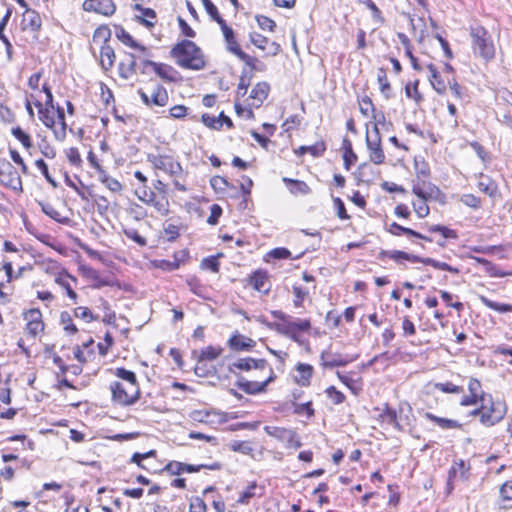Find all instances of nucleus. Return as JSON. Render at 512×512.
Returning <instances> with one entry per match:
<instances>
[{
    "label": "nucleus",
    "mask_w": 512,
    "mask_h": 512,
    "mask_svg": "<svg viewBox=\"0 0 512 512\" xmlns=\"http://www.w3.org/2000/svg\"><path fill=\"white\" fill-rule=\"evenodd\" d=\"M250 41L253 45L261 50H268L271 55H276L280 51V46L275 42H270L263 35L253 32L250 34Z\"/></svg>",
    "instance_id": "nucleus-17"
},
{
    "label": "nucleus",
    "mask_w": 512,
    "mask_h": 512,
    "mask_svg": "<svg viewBox=\"0 0 512 512\" xmlns=\"http://www.w3.org/2000/svg\"><path fill=\"white\" fill-rule=\"evenodd\" d=\"M0 181L15 190L21 187V179L18 172L6 159H0Z\"/></svg>",
    "instance_id": "nucleus-11"
},
{
    "label": "nucleus",
    "mask_w": 512,
    "mask_h": 512,
    "mask_svg": "<svg viewBox=\"0 0 512 512\" xmlns=\"http://www.w3.org/2000/svg\"><path fill=\"white\" fill-rule=\"evenodd\" d=\"M292 292L294 295L293 304L296 308L303 306V301L308 296L309 292L306 288H303L298 285H293Z\"/></svg>",
    "instance_id": "nucleus-42"
},
{
    "label": "nucleus",
    "mask_w": 512,
    "mask_h": 512,
    "mask_svg": "<svg viewBox=\"0 0 512 512\" xmlns=\"http://www.w3.org/2000/svg\"><path fill=\"white\" fill-rule=\"evenodd\" d=\"M325 151V147L323 144L321 145H312V146H301L296 151L297 154L303 155L305 153H310L311 155L317 157L320 156Z\"/></svg>",
    "instance_id": "nucleus-49"
},
{
    "label": "nucleus",
    "mask_w": 512,
    "mask_h": 512,
    "mask_svg": "<svg viewBox=\"0 0 512 512\" xmlns=\"http://www.w3.org/2000/svg\"><path fill=\"white\" fill-rule=\"evenodd\" d=\"M215 417H218V421H223V417L214 411L202 409V410H194L190 413V418L199 423H214L216 420Z\"/></svg>",
    "instance_id": "nucleus-26"
},
{
    "label": "nucleus",
    "mask_w": 512,
    "mask_h": 512,
    "mask_svg": "<svg viewBox=\"0 0 512 512\" xmlns=\"http://www.w3.org/2000/svg\"><path fill=\"white\" fill-rule=\"evenodd\" d=\"M21 24L23 30L37 32L41 28L42 21L40 15L36 11L27 9V11L23 13Z\"/></svg>",
    "instance_id": "nucleus-18"
},
{
    "label": "nucleus",
    "mask_w": 512,
    "mask_h": 512,
    "mask_svg": "<svg viewBox=\"0 0 512 512\" xmlns=\"http://www.w3.org/2000/svg\"><path fill=\"white\" fill-rule=\"evenodd\" d=\"M471 45L475 55L489 61L495 56V46L492 36L482 26H473L470 29Z\"/></svg>",
    "instance_id": "nucleus-2"
},
{
    "label": "nucleus",
    "mask_w": 512,
    "mask_h": 512,
    "mask_svg": "<svg viewBox=\"0 0 512 512\" xmlns=\"http://www.w3.org/2000/svg\"><path fill=\"white\" fill-rule=\"evenodd\" d=\"M142 101L147 106H158L163 107L168 103L167 90L161 85H154L149 91L140 89L138 91Z\"/></svg>",
    "instance_id": "nucleus-10"
},
{
    "label": "nucleus",
    "mask_w": 512,
    "mask_h": 512,
    "mask_svg": "<svg viewBox=\"0 0 512 512\" xmlns=\"http://www.w3.org/2000/svg\"><path fill=\"white\" fill-rule=\"evenodd\" d=\"M34 105L38 108V114H39L40 121L47 128H50L54 132V128L57 127L54 110L43 109V104L41 103V101L39 99H35Z\"/></svg>",
    "instance_id": "nucleus-22"
},
{
    "label": "nucleus",
    "mask_w": 512,
    "mask_h": 512,
    "mask_svg": "<svg viewBox=\"0 0 512 512\" xmlns=\"http://www.w3.org/2000/svg\"><path fill=\"white\" fill-rule=\"evenodd\" d=\"M223 352L221 347L208 346L202 349L200 352L194 351L193 355H197L199 357L200 363L205 361H212L219 357Z\"/></svg>",
    "instance_id": "nucleus-35"
},
{
    "label": "nucleus",
    "mask_w": 512,
    "mask_h": 512,
    "mask_svg": "<svg viewBox=\"0 0 512 512\" xmlns=\"http://www.w3.org/2000/svg\"><path fill=\"white\" fill-rule=\"evenodd\" d=\"M12 134L17 140H19L22 143V145L26 149H29L32 147V142H31L30 136L27 133H25L20 127L13 128Z\"/></svg>",
    "instance_id": "nucleus-48"
},
{
    "label": "nucleus",
    "mask_w": 512,
    "mask_h": 512,
    "mask_svg": "<svg viewBox=\"0 0 512 512\" xmlns=\"http://www.w3.org/2000/svg\"><path fill=\"white\" fill-rule=\"evenodd\" d=\"M114 375L121 380L120 382H123L129 386V392L131 394L134 391L136 392V387H139V385L134 372L127 370L125 368H116Z\"/></svg>",
    "instance_id": "nucleus-24"
},
{
    "label": "nucleus",
    "mask_w": 512,
    "mask_h": 512,
    "mask_svg": "<svg viewBox=\"0 0 512 512\" xmlns=\"http://www.w3.org/2000/svg\"><path fill=\"white\" fill-rule=\"evenodd\" d=\"M124 234L127 238L132 239L137 244L144 246L146 245V239L142 237L137 230L135 229H126L124 230Z\"/></svg>",
    "instance_id": "nucleus-61"
},
{
    "label": "nucleus",
    "mask_w": 512,
    "mask_h": 512,
    "mask_svg": "<svg viewBox=\"0 0 512 512\" xmlns=\"http://www.w3.org/2000/svg\"><path fill=\"white\" fill-rule=\"evenodd\" d=\"M268 377L264 381L243 380L240 382V388L248 394H257L263 392L267 385L273 381L274 373L271 367H268Z\"/></svg>",
    "instance_id": "nucleus-15"
},
{
    "label": "nucleus",
    "mask_w": 512,
    "mask_h": 512,
    "mask_svg": "<svg viewBox=\"0 0 512 512\" xmlns=\"http://www.w3.org/2000/svg\"><path fill=\"white\" fill-rule=\"evenodd\" d=\"M263 494V488L257 486L256 483H252L243 491L237 500L239 504H248L250 499L253 497H261Z\"/></svg>",
    "instance_id": "nucleus-37"
},
{
    "label": "nucleus",
    "mask_w": 512,
    "mask_h": 512,
    "mask_svg": "<svg viewBox=\"0 0 512 512\" xmlns=\"http://www.w3.org/2000/svg\"><path fill=\"white\" fill-rule=\"evenodd\" d=\"M82 7L84 11L105 16L112 15L116 10V5L112 0H85Z\"/></svg>",
    "instance_id": "nucleus-13"
},
{
    "label": "nucleus",
    "mask_w": 512,
    "mask_h": 512,
    "mask_svg": "<svg viewBox=\"0 0 512 512\" xmlns=\"http://www.w3.org/2000/svg\"><path fill=\"white\" fill-rule=\"evenodd\" d=\"M24 320L26 323V329L32 336H37L44 329L42 322V314L39 309L33 308L24 313Z\"/></svg>",
    "instance_id": "nucleus-14"
},
{
    "label": "nucleus",
    "mask_w": 512,
    "mask_h": 512,
    "mask_svg": "<svg viewBox=\"0 0 512 512\" xmlns=\"http://www.w3.org/2000/svg\"><path fill=\"white\" fill-rule=\"evenodd\" d=\"M389 232L393 235H396V236H399L401 234H405V235H409V236H414V237H417V238H420V239H427L425 236H423L422 234L410 229V228H406V227H403L397 223H392L390 225V228H389Z\"/></svg>",
    "instance_id": "nucleus-40"
},
{
    "label": "nucleus",
    "mask_w": 512,
    "mask_h": 512,
    "mask_svg": "<svg viewBox=\"0 0 512 512\" xmlns=\"http://www.w3.org/2000/svg\"><path fill=\"white\" fill-rule=\"evenodd\" d=\"M117 37L118 39L123 42L125 45H128L132 48H138L140 49L141 51H145V47L143 46H140L132 37L129 33H127L125 30L121 29L120 31L117 32Z\"/></svg>",
    "instance_id": "nucleus-47"
},
{
    "label": "nucleus",
    "mask_w": 512,
    "mask_h": 512,
    "mask_svg": "<svg viewBox=\"0 0 512 512\" xmlns=\"http://www.w3.org/2000/svg\"><path fill=\"white\" fill-rule=\"evenodd\" d=\"M233 368L243 370V371H251V370H259L264 371L268 369L267 362L264 359H253V358H241L232 364L231 371Z\"/></svg>",
    "instance_id": "nucleus-16"
},
{
    "label": "nucleus",
    "mask_w": 512,
    "mask_h": 512,
    "mask_svg": "<svg viewBox=\"0 0 512 512\" xmlns=\"http://www.w3.org/2000/svg\"><path fill=\"white\" fill-rule=\"evenodd\" d=\"M435 192H439V190L430 182H425L423 180L422 185H420V183L414 184L413 193L419 199L416 202H413V208L419 218H425L429 215L430 209L427 205V199Z\"/></svg>",
    "instance_id": "nucleus-3"
},
{
    "label": "nucleus",
    "mask_w": 512,
    "mask_h": 512,
    "mask_svg": "<svg viewBox=\"0 0 512 512\" xmlns=\"http://www.w3.org/2000/svg\"><path fill=\"white\" fill-rule=\"evenodd\" d=\"M387 256L395 261H400V260H407V261H411V262L418 261L417 256L410 255L403 251H390L387 253Z\"/></svg>",
    "instance_id": "nucleus-52"
},
{
    "label": "nucleus",
    "mask_w": 512,
    "mask_h": 512,
    "mask_svg": "<svg viewBox=\"0 0 512 512\" xmlns=\"http://www.w3.org/2000/svg\"><path fill=\"white\" fill-rule=\"evenodd\" d=\"M147 159L155 169L161 170L171 177H178L183 174L181 165L170 156L149 154Z\"/></svg>",
    "instance_id": "nucleus-7"
},
{
    "label": "nucleus",
    "mask_w": 512,
    "mask_h": 512,
    "mask_svg": "<svg viewBox=\"0 0 512 512\" xmlns=\"http://www.w3.org/2000/svg\"><path fill=\"white\" fill-rule=\"evenodd\" d=\"M228 344L235 351H243L253 347L254 341L243 335H234L229 339Z\"/></svg>",
    "instance_id": "nucleus-30"
},
{
    "label": "nucleus",
    "mask_w": 512,
    "mask_h": 512,
    "mask_svg": "<svg viewBox=\"0 0 512 512\" xmlns=\"http://www.w3.org/2000/svg\"><path fill=\"white\" fill-rule=\"evenodd\" d=\"M134 10L138 12L135 15L136 20L148 28L154 27L156 23V13L153 9L144 8L140 4H136Z\"/></svg>",
    "instance_id": "nucleus-21"
},
{
    "label": "nucleus",
    "mask_w": 512,
    "mask_h": 512,
    "mask_svg": "<svg viewBox=\"0 0 512 512\" xmlns=\"http://www.w3.org/2000/svg\"><path fill=\"white\" fill-rule=\"evenodd\" d=\"M320 359L323 367L325 368L345 366L352 361V359L343 358L340 354H336L331 351H323Z\"/></svg>",
    "instance_id": "nucleus-20"
},
{
    "label": "nucleus",
    "mask_w": 512,
    "mask_h": 512,
    "mask_svg": "<svg viewBox=\"0 0 512 512\" xmlns=\"http://www.w3.org/2000/svg\"><path fill=\"white\" fill-rule=\"evenodd\" d=\"M366 146L369 151V160L380 165L385 161V154L381 146L380 132L377 124H373L372 129L367 128L366 132Z\"/></svg>",
    "instance_id": "nucleus-4"
},
{
    "label": "nucleus",
    "mask_w": 512,
    "mask_h": 512,
    "mask_svg": "<svg viewBox=\"0 0 512 512\" xmlns=\"http://www.w3.org/2000/svg\"><path fill=\"white\" fill-rule=\"evenodd\" d=\"M506 414L505 405L501 402H491L489 406L482 402L480 422L485 426H493L500 422Z\"/></svg>",
    "instance_id": "nucleus-8"
},
{
    "label": "nucleus",
    "mask_w": 512,
    "mask_h": 512,
    "mask_svg": "<svg viewBox=\"0 0 512 512\" xmlns=\"http://www.w3.org/2000/svg\"><path fill=\"white\" fill-rule=\"evenodd\" d=\"M264 431L269 436L284 442L289 448H299L301 446V442L298 439L296 432L291 429L266 425L264 427Z\"/></svg>",
    "instance_id": "nucleus-9"
},
{
    "label": "nucleus",
    "mask_w": 512,
    "mask_h": 512,
    "mask_svg": "<svg viewBox=\"0 0 512 512\" xmlns=\"http://www.w3.org/2000/svg\"><path fill=\"white\" fill-rule=\"evenodd\" d=\"M201 1L207 14L211 17L212 20L216 21L218 24L224 22V19L220 16L217 7L212 3L211 0Z\"/></svg>",
    "instance_id": "nucleus-45"
},
{
    "label": "nucleus",
    "mask_w": 512,
    "mask_h": 512,
    "mask_svg": "<svg viewBox=\"0 0 512 512\" xmlns=\"http://www.w3.org/2000/svg\"><path fill=\"white\" fill-rule=\"evenodd\" d=\"M60 321H61L64 331L67 334L73 335L78 331L77 327L73 323L71 315L68 312L61 313Z\"/></svg>",
    "instance_id": "nucleus-44"
},
{
    "label": "nucleus",
    "mask_w": 512,
    "mask_h": 512,
    "mask_svg": "<svg viewBox=\"0 0 512 512\" xmlns=\"http://www.w3.org/2000/svg\"><path fill=\"white\" fill-rule=\"evenodd\" d=\"M202 122L209 128L220 129L223 126V122L218 117L209 114L202 115Z\"/></svg>",
    "instance_id": "nucleus-53"
},
{
    "label": "nucleus",
    "mask_w": 512,
    "mask_h": 512,
    "mask_svg": "<svg viewBox=\"0 0 512 512\" xmlns=\"http://www.w3.org/2000/svg\"><path fill=\"white\" fill-rule=\"evenodd\" d=\"M35 166L41 171L42 175L45 179L55 188L57 187V182L54 178L51 177L48 171V166L42 159H38L35 161Z\"/></svg>",
    "instance_id": "nucleus-54"
},
{
    "label": "nucleus",
    "mask_w": 512,
    "mask_h": 512,
    "mask_svg": "<svg viewBox=\"0 0 512 512\" xmlns=\"http://www.w3.org/2000/svg\"><path fill=\"white\" fill-rule=\"evenodd\" d=\"M415 172H416V182L415 184H418L420 183V185H422L423 183V180L425 182H428L427 181V178L429 176V167L427 165V163H425L424 161H415Z\"/></svg>",
    "instance_id": "nucleus-41"
},
{
    "label": "nucleus",
    "mask_w": 512,
    "mask_h": 512,
    "mask_svg": "<svg viewBox=\"0 0 512 512\" xmlns=\"http://www.w3.org/2000/svg\"><path fill=\"white\" fill-rule=\"evenodd\" d=\"M148 70H152L155 72L159 77L165 80H172L173 77L171 76V72L173 71L172 67L162 64V63H156L153 61H143V70L142 72L145 73Z\"/></svg>",
    "instance_id": "nucleus-19"
},
{
    "label": "nucleus",
    "mask_w": 512,
    "mask_h": 512,
    "mask_svg": "<svg viewBox=\"0 0 512 512\" xmlns=\"http://www.w3.org/2000/svg\"><path fill=\"white\" fill-rule=\"evenodd\" d=\"M256 20L259 27L263 30L272 31L275 27V22L266 16H257Z\"/></svg>",
    "instance_id": "nucleus-63"
},
{
    "label": "nucleus",
    "mask_w": 512,
    "mask_h": 512,
    "mask_svg": "<svg viewBox=\"0 0 512 512\" xmlns=\"http://www.w3.org/2000/svg\"><path fill=\"white\" fill-rule=\"evenodd\" d=\"M219 25L221 26V30L223 32V36H224L226 44H227V49L231 53L236 55L240 60H242L246 64L250 65L251 57L240 49V47L234 37L233 30L227 26L225 21Z\"/></svg>",
    "instance_id": "nucleus-12"
},
{
    "label": "nucleus",
    "mask_w": 512,
    "mask_h": 512,
    "mask_svg": "<svg viewBox=\"0 0 512 512\" xmlns=\"http://www.w3.org/2000/svg\"><path fill=\"white\" fill-rule=\"evenodd\" d=\"M183 463L178 461H171L165 466V470L172 475H180L184 473Z\"/></svg>",
    "instance_id": "nucleus-62"
},
{
    "label": "nucleus",
    "mask_w": 512,
    "mask_h": 512,
    "mask_svg": "<svg viewBox=\"0 0 512 512\" xmlns=\"http://www.w3.org/2000/svg\"><path fill=\"white\" fill-rule=\"evenodd\" d=\"M149 205H152L162 216H166L169 212V203L165 199L156 200L154 196L153 201H151Z\"/></svg>",
    "instance_id": "nucleus-56"
},
{
    "label": "nucleus",
    "mask_w": 512,
    "mask_h": 512,
    "mask_svg": "<svg viewBox=\"0 0 512 512\" xmlns=\"http://www.w3.org/2000/svg\"><path fill=\"white\" fill-rule=\"evenodd\" d=\"M110 391L112 393V400L119 405L129 406L134 404L140 396V389L136 387L135 391L131 394L129 386L120 381H114L110 384Z\"/></svg>",
    "instance_id": "nucleus-5"
},
{
    "label": "nucleus",
    "mask_w": 512,
    "mask_h": 512,
    "mask_svg": "<svg viewBox=\"0 0 512 512\" xmlns=\"http://www.w3.org/2000/svg\"><path fill=\"white\" fill-rule=\"evenodd\" d=\"M70 281L76 282V278L69 274L59 275L58 277L55 278V282L61 288L64 289L66 295L75 304L77 302L78 296H77V293L73 290Z\"/></svg>",
    "instance_id": "nucleus-25"
},
{
    "label": "nucleus",
    "mask_w": 512,
    "mask_h": 512,
    "mask_svg": "<svg viewBox=\"0 0 512 512\" xmlns=\"http://www.w3.org/2000/svg\"><path fill=\"white\" fill-rule=\"evenodd\" d=\"M74 316L78 319L84 320L87 323L98 319V317L95 316L89 308L83 306L74 309Z\"/></svg>",
    "instance_id": "nucleus-46"
},
{
    "label": "nucleus",
    "mask_w": 512,
    "mask_h": 512,
    "mask_svg": "<svg viewBox=\"0 0 512 512\" xmlns=\"http://www.w3.org/2000/svg\"><path fill=\"white\" fill-rule=\"evenodd\" d=\"M379 417L382 422L398 428L399 424L397 422V414L395 410L386 406L380 413Z\"/></svg>",
    "instance_id": "nucleus-43"
},
{
    "label": "nucleus",
    "mask_w": 512,
    "mask_h": 512,
    "mask_svg": "<svg viewBox=\"0 0 512 512\" xmlns=\"http://www.w3.org/2000/svg\"><path fill=\"white\" fill-rule=\"evenodd\" d=\"M251 284L255 290L268 293L271 288V284L268 280V276L266 272L256 271L251 277Z\"/></svg>",
    "instance_id": "nucleus-28"
},
{
    "label": "nucleus",
    "mask_w": 512,
    "mask_h": 512,
    "mask_svg": "<svg viewBox=\"0 0 512 512\" xmlns=\"http://www.w3.org/2000/svg\"><path fill=\"white\" fill-rule=\"evenodd\" d=\"M425 417L444 430L459 429L462 427V425L456 420L448 419V418H441V417L435 416L432 413H426Z\"/></svg>",
    "instance_id": "nucleus-32"
},
{
    "label": "nucleus",
    "mask_w": 512,
    "mask_h": 512,
    "mask_svg": "<svg viewBox=\"0 0 512 512\" xmlns=\"http://www.w3.org/2000/svg\"><path fill=\"white\" fill-rule=\"evenodd\" d=\"M430 231L440 233L445 239H456L457 233L455 230L450 229L446 226L433 225L430 227Z\"/></svg>",
    "instance_id": "nucleus-51"
},
{
    "label": "nucleus",
    "mask_w": 512,
    "mask_h": 512,
    "mask_svg": "<svg viewBox=\"0 0 512 512\" xmlns=\"http://www.w3.org/2000/svg\"><path fill=\"white\" fill-rule=\"evenodd\" d=\"M282 181L287 185L289 191L293 195H307L311 192L310 187L301 180L283 177Z\"/></svg>",
    "instance_id": "nucleus-27"
},
{
    "label": "nucleus",
    "mask_w": 512,
    "mask_h": 512,
    "mask_svg": "<svg viewBox=\"0 0 512 512\" xmlns=\"http://www.w3.org/2000/svg\"><path fill=\"white\" fill-rule=\"evenodd\" d=\"M115 61V53L111 46L104 44L100 49V64L103 69H110Z\"/></svg>",
    "instance_id": "nucleus-34"
},
{
    "label": "nucleus",
    "mask_w": 512,
    "mask_h": 512,
    "mask_svg": "<svg viewBox=\"0 0 512 512\" xmlns=\"http://www.w3.org/2000/svg\"><path fill=\"white\" fill-rule=\"evenodd\" d=\"M136 70V60L133 54H129L125 60L119 64V75L123 79H129Z\"/></svg>",
    "instance_id": "nucleus-31"
},
{
    "label": "nucleus",
    "mask_w": 512,
    "mask_h": 512,
    "mask_svg": "<svg viewBox=\"0 0 512 512\" xmlns=\"http://www.w3.org/2000/svg\"><path fill=\"white\" fill-rule=\"evenodd\" d=\"M480 191L486 193L490 197H494L497 193V185L489 177L481 175L477 183Z\"/></svg>",
    "instance_id": "nucleus-39"
},
{
    "label": "nucleus",
    "mask_w": 512,
    "mask_h": 512,
    "mask_svg": "<svg viewBox=\"0 0 512 512\" xmlns=\"http://www.w3.org/2000/svg\"><path fill=\"white\" fill-rule=\"evenodd\" d=\"M57 113V121L56 125L57 127L54 128V137L57 141H64L66 138V130H67V124L65 122V115L64 110L61 107H57L56 109Z\"/></svg>",
    "instance_id": "nucleus-29"
},
{
    "label": "nucleus",
    "mask_w": 512,
    "mask_h": 512,
    "mask_svg": "<svg viewBox=\"0 0 512 512\" xmlns=\"http://www.w3.org/2000/svg\"><path fill=\"white\" fill-rule=\"evenodd\" d=\"M405 94L408 98L413 99L417 104L422 100V96L418 91V81L413 84H407L405 87Z\"/></svg>",
    "instance_id": "nucleus-50"
},
{
    "label": "nucleus",
    "mask_w": 512,
    "mask_h": 512,
    "mask_svg": "<svg viewBox=\"0 0 512 512\" xmlns=\"http://www.w3.org/2000/svg\"><path fill=\"white\" fill-rule=\"evenodd\" d=\"M500 495L503 500H512V481H507L501 486Z\"/></svg>",
    "instance_id": "nucleus-64"
},
{
    "label": "nucleus",
    "mask_w": 512,
    "mask_h": 512,
    "mask_svg": "<svg viewBox=\"0 0 512 512\" xmlns=\"http://www.w3.org/2000/svg\"><path fill=\"white\" fill-rule=\"evenodd\" d=\"M201 267L216 273L219 270V262L216 257H208L202 260Z\"/></svg>",
    "instance_id": "nucleus-60"
},
{
    "label": "nucleus",
    "mask_w": 512,
    "mask_h": 512,
    "mask_svg": "<svg viewBox=\"0 0 512 512\" xmlns=\"http://www.w3.org/2000/svg\"><path fill=\"white\" fill-rule=\"evenodd\" d=\"M136 195L140 201L148 205L151 201H153L155 193L153 191H149L147 186L144 185L142 188L136 190Z\"/></svg>",
    "instance_id": "nucleus-57"
},
{
    "label": "nucleus",
    "mask_w": 512,
    "mask_h": 512,
    "mask_svg": "<svg viewBox=\"0 0 512 512\" xmlns=\"http://www.w3.org/2000/svg\"><path fill=\"white\" fill-rule=\"evenodd\" d=\"M272 327L284 336H294V334L308 331L311 328V322L308 319L293 318L291 316L287 322H275L272 324Z\"/></svg>",
    "instance_id": "nucleus-6"
},
{
    "label": "nucleus",
    "mask_w": 512,
    "mask_h": 512,
    "mask_svg": "<svg viewBox=\"0 0 512 512\" xmlns=\"http://www.w3.org/2000/svg\"><path fill=\"white\" fill-rule=\"evenodd\" d=\"M171 55L176 63L185 69L200 70L205 66L202 51L189 40H183L173 47Z\"/></svg>",
    "instance_id": "nucleus-1"
},
{
    "label": "nucleus",
    "mask_w": 512,
    "mask_h": 512,
    "mask_svg": "<svg viewBox=\"0 0 512 512\" xmlns=\"http://www.w3.org/2000/svg\"><path fill=\"white\" fill-rule=\"evenodd\" d=\"M269 90H270V87H269L268 83H266V82L257 83L253 87V89L250 93V98L253 101L252 105L255 107H259L264 102V100L267 98Z\"/></svg>",
    "instance_id": "nucleus-23"
},
{
    "label": "nucleus",
    "mask_w": 512,
    "mask_h": 512,
    "mask_svg": "<svg viewBox=\"0 0 512 512\" xmlns=\"http://www.w3.org/2000/svg\"><path fill=\"white\" fill-rule=\"evenodd\" d=\"M428 70H429V81L432 85V87L434 88V90L439 93V94H443L446 90V86H445V83L441 77V75L439 74V72L437 71V69L435 68V66L433 64H429L427 66Z\"/></svg>",
    "instance_id": "nucleus-33"
},
{
    "label": "nucleus",
    "mask_w": 512,
    "mask_h": 512,
    "mask_svg": "<svg viewBox=\"0 0 512 512\" xmlns=\"http://www.w3.org/2000/svg\"><path fill=\"white\" fill-rule=\"evenodd\" d=\"M478 299L481 301V303L483 305H485L486 307H488V308H490L492 310H495V311H497L499 313L512 312V305L511 304L497 303V302H494V301L488 299L487 297H485L483 295H479Z\"/></svg>",
    "instance_id": "nucleus-38"
},
{
    "label": "nucleus",
    "mask_w": 512,
    "mask_h": 512,
    "mask_svg": "<svg viewBox=\"0 0 512 512\" xmlns=\"http://www.w3.org/2000/svg\"><path fill=\"white\" fill-rule=\"evenodd\" d=\"M468 390H469L470 394L481 398V402H485V397L481 390V384L477 379L471 378L469 380Z\"/></svg>",
    "instance_id": "nucleus-55"
},
{
    "label": "nucleus",
    "mask_w": 512,
    "mask_h": 512,
    "mask_svg": "<svg viewBox=\"0 0 512 512\" xmlns=\"http://www.w3.org/2000/svg\"><path fill=\"white\" fill-rule=\"evenodd\" d=\"M326 393L334 404H341L345 400L344 394L338 391L334 386L328 387Z\"/></svg>",
    "instance_id": "nucleus-58"
},
{
    "label": "nucleus",
    "mask_w": 512,
    "mask_h": 512,
    "mask_svg": "<svg viewBox=\"0 0 512 512\" xmlns=\"http://www.w3.org/2000/svg\"><path fill=\"white\" fill-rule=\"evenodd\" d=\"M461 202L471 208L477 209L480 207V199L473 194H464L461 197Z\"/></svg>",
    "instance_id": "nucleus-59"
},
{
    "label": "nucleus",
    "mask_w": 512,
    "mask_h": 512,
    "mask_svg": "<svg viewBox=\"0 0 512 512\" xmlns=\"http://www.w3.org/2000/svg\"><path fill=\"white\" fill-rule=\"evenodd\" d=\"M296 370L298 373L296 376L297 383L302 386H307L312 377L313 367L309 364L300 363L297 365Z\"/></svg>",
    "instance_id": "nucleus-36"
}]
</instances>
